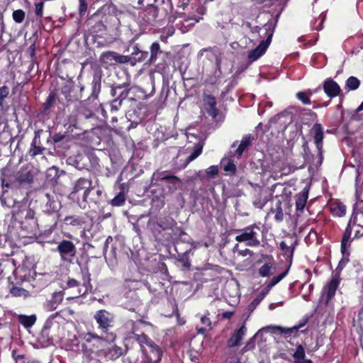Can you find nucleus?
I'll return each mask as SVG.
<instances>
[{"label":"nucleus","instance_id":"obj_34","mask_svg":"<svg viewBox=\"0 0 363 363\" xmlns=\"http://www.w3.org/2000/svg\"><path fill=\"white\" fill-rule=\"evenodd\" d=\"M26 16L25 12L22 9H18L13 12L12 17L16 23H21L24 21Z\"/></svg>","mask_w":363,"mask_h":363},{"label":"nucleus","instance_id":"obj_30","mask_svg":"<svg viewBox=\"0 0 363 363\" xmlns=\"http://www.w3.org/2000/svg\"><path fill=\"white\" fill-rule=\"evenodd\" d=\"M60 317V315L58 313H56L55 314L51 315L46 320L44 326H43V331L48 330L51 329L52 328H57L59 325V323L55 321V318Z\"/></svg>","mask_w":363,"mask_h":363},{"label":"nucleus","instance_id":"obj_27","mask_svg":"<svg viewBox=\"0 0 363 363\" xmlns=\"http://www.w3.org/2000/svg\"><path fill=\"white\" fill-rule=\"evenodd\" d=\"M351 234H352V228L350 226V224L349 223L345 230V233L343 234V238L341 242V250L342 252H344L346 246L347 245H350L351 242Z\"/></svg>","mask_w":363,"mask_h":363},{"label":"nucleus","instance_id":"obj_61","mask_svg":"<svg viewBox=\"0 0 363 363\" xmlns=\"http://www.w3.org/2000/svg\"><path fill=\"white\" fill-rule=\"evenodd\" d=\"M233 315V312L232 311H226L222 313V317L225 319H230L232 318Z\"/></svg>","mask_w":363,"mask_h":363},{"label":"nucleus","instance_id":"obj_19","mask_svg":"<svg viewBox=\"0 0 363 363\" xmlns=\"http://www.w3.org/2000/svg\"><path fill=\"white\" fill-rule=\"evenodd\" d=\"M252 141V137L251 135H245L243 136L238 147L235 150L234 155H237L238 158H240L243 152L251 145Z\"/></svg>","mask_w":363,"mask_h":363},{"label":"nucleus","instance_id":"obj_54","mask_svg":"<svg viewBox=\"0 0 363 363\" xmlns=\"http://www.w3.org/2000/svg\"><path fill=\"white\" fill-rule=\"evenodd\" d=\"M128 94L129 90L124 89L120 93L119 96L116 98V99L121 100V102H123V101L128 97Z\"/></svg>","mask_w":363,"mask_h":363},{"label":"nucleus","instance_id":"obj_43","mask_svg":"<svg viewBox=\"0 0 363 363\" xmlns=\"http://www.w3.org/2000/svg\"><path fill=\"white\" fill-rule=\"evenodd\" d=\"M274 219L277 222H281L284 219V213L281 209V203H279L277 206Z\"/></svg>","mask_w":363,"mask_h":363},{"label":"nucleus","instance_id":"obj_56","mask_svg":"<svg viewBox=\"0 0 363 363\" xmlns=\"http://www.w3.org/2000/svg\"><path fill=\"white\" fill-rule=\"evenodd\" d=\"M84 283L83 285L85 286L86 290H87L88 286L90 285V277L88 273L83 275Z\"/></svg>","mask_w":363,"mask_h":363},{"label":"nucleus","instance_id":"obj_55","mask_svg":"<svg viewBox=\"0 0 363 363\" xmlns=\"http://www.w3.org/2000/svg\"><path fill=\"white\" fill-rule=\"evenodd\" d=\"M280 247L281 249L285 252V253H286L288 251H290L291 252H293L294 248L292 247L291 249L290 248V247H289L287 245V244L286 243V242L284 241H282L280 243Z\"/></svg>","mask_w":363,"mask_h":363},{"label":"nucleus","instance_id":"obj_11","mask_svg":"<svg viewBox=\"0 0 363 363\" xmlns=\"http://www.w3.org/2000/svg\"><path fill=\"white\" fill-rule=\"evenodd\" d=\"M92 189V182L91 181L84 179L80 178L79 179L73 188L72 193H78L81 191H83V201H86L88 196L89 194L90 191Z\"/></svg>","mask_w":363,"mask_h":363},{"label":"nucleus","instance_id":"obj_31","mask_svg":"<svg viewBox=\"0 0 363 363\" xmlns=\"http://www.w3.org/2000/svg\"><path fill=\"white\" fill-rule=\"evenodd\" d=\"M92 94L91 97L93 99H96L101 91V79L100 77H94L91 82Z\"/></svg>","mask_w":363,"mask_h":363},{"label":"nucleus","instance_id":"obj_7","mask_svg":"<svg viewBox=\"0 0 363 363\" xmlns=\"http://www.w3.org/2000/svg\"><path fill=\"white\" fill-rule=\"evenodd\" d=\"M141 349L146 357L147 363H158L162 358V352L154 342L147 344V347L141 346Z\"/></svg>","mask_w":363,"mask_h":363},{"label":"nucleus","instance_id":"obj_2","mask_svg":"<svg viewBox=\"0 0 363 363\" xmlns=\"http://www.w3.org/2000/svg\"><path fill=\"white\" fill-rule=\"evenodd\" d=\"M94 318L99 325V328L106 334V341H113L116 335L113 333H108L109 329L113 325V315L106 310H99L96 312Z\"/></svg>","mask_w":363,"mask_h":363},{"label":"nucleus","instance_id":"obj_46","mask_svg":"<svg viewBox=\"0 0 363 363\" xmlns=\"http://www.w3.org/2000/svg\"><path fill=\"white\" fill-rule=\"evenodd\" d=\"M233 252H238L239 255H241L242 257H245L247 255H251L252 251L248 249H245L243 250H239V245L236 244L233 247Z\"/></svg>","mask_w":363,"mask_h":363},{"label":"nucleus","instance_id":"obj_38","mask_svg":"<svg viewBox=\"0 0 363 363\" xmlns=\"http://www.w3.org/2000/svg\"><path fill=\"white\" fill-rule=\"evenodd\" d=\"M296 96L298 100H300L303 104H310L311 100L309 98V94L304 91H299L296 94Z\"/></svg>","mask_w":363,"mask_h":363},{"label":"nucleus","instance_id":"obj_40","mask_svg":"<svg viewBox=\"0 0 363 363\" xmlns=\"http://www.w3.org/2000/svg\"><path fill=\"white\" fill-rule=\"evenodd\" d=\"M44 1L42 0L35 4V13L38 18H41L43 15Z\"/></svg>","mask_w":363,"mask_h":363},{"label":"nucleus","instance_id":"obj_24","mask_svg":"<svg viewBox=\"0 0 363 363\" xmlns=\"http://www.w3.org/2000/svg\"><path fill=\"white\" fill-rule=\"evenodd\" d=\"M18 321L25 327V328H30L33 326L36 321V316L35 315H18Z\"/></svg>","mask_w":363,"mask_h":363},{"label":"nucleus","instance_id":"obj_53","mask_svg":"<svg viewBox=\"0 0 363 363\" xmlns=\"http://www.w3.org/2000/svg\"><path fill=\"white\" fill-rule=\"evenodd\" d=\"M40 130L35 132V137L32 141L31 146L38 145L40 142Z\"/></svg>","mask_w":363,"mask_h":363},{"label":"nucleus","instance_id":"obj_16","mask_svg":"<svg viewBox=\"0 0 363 363\" xmlns=\"http://www.w3.org/2000/svg\"><path fill=\"white\" fill-rule=\"evenodd\" d=\"M307 323V320H303L302 323H300L298 325H295L291 328H284L281 326H272L273 329L278 331L280 334H285V335H294L296 334L298 330L303 327Z\"/></svg>","mask_w":363,"mask_h":363},{"label":"nucleus","instance_id":"obj_42","mask_svg":"<svg viewBox=\"0 0 363 363\" xmlns=\"http://www.w3.org/2000/svg\"><path fill=\"white\" fill-rule=\"evenodd\" d=\"M44 150H45V147L39 146V145H35V146H31L29 153H30V156L35 157L36 155L43 154Z\"/></svg>","mask_w":363,"mask_h":363},{"label":"nucleus","instance_id":"obj_18","mask_svg":"<svg viewBox=\"0 0 363 363\" xmlns=\"http://www.w3.org/2000/svg\"><path fill=\"white\" fill-rule=\"evenodd\" d=\"M308 197V190L305 188L296 196V208L302 211L305 208Z\"/></svg>","mask_w":363,"mask_h":363},{"label":"nucleus","instance_id":"obj_52","mask_svg":"<svg viewBox=\"0 0 363 363\" xmlns=\"http://www.w3.org/2000/svg\"><path fill=\"white\" fill-rule=\"evenodd\" d=\"M15 363H39L38 362H30V360L27 359L24 356H18L16 358V362Z\"/></svg>","mask_w":363,"mask_h":363},{"label":"nucleus","instance_id":"obj_23","mask_svg":"<svg viewBox=\"0 0 363 363\" xmlns=\"http://www.w3.org/2000/svg\"><path fill=\"white\" fill-rule=\"evenodd\" d=\"M360 86V81L355 77H350L345 82V89L347 91H354Z\"/></svg>","mask_w":363,"mask_h":363},{"label":"nucleus","instance_id":"obj_47","mask_svg":"<svg viewBox=\"0 0 363 363\" xmlns=\"http://www.w3.org/2000/svg\"><path fill=\"white\" fill-rule=\"evenodd\" d=\"M218 173V169L217 166L212 165L206 169V174L209 178H213Z\"/></svg>","mask_w":363,"mask_h":363},{"label":"nucleus","instance_id":"obj_13","mask_svg":"<svg viewBox=\"0 0 363 363\" xmlns=\"http://www.w3.org/2000/svg\"><path fill=\"white\" fill-rule=\"evenodd\" d=\"M323 89L325 93L330 98L337 96L341 91L337 83L331 79H328L324 82Z\"/></svg>","mask_w":363,"mask_h":363},{"label":"nucleus","instance_id":"obj_6","mask_svg":"<svg viewBox=\"0 0 363 363\" xmlns=\"http://www.w3.org/2000/svg\"><path fill=\"white\" fill-rule=\"evenodd\" d=\"M202 150L203 145L201 143H198L194 146V151L190 155L186 157L184 160H180L179 161H178L179 157L185 155L184 150H179L178 152V155L176 158V160L174 161V165L178 169L185 168L190 162L194 160L201 154Z\"/></svg>","mask_w":363,"mask_h":363},{"label":"nucleus","instance_id":"obj_41","mask_svg":"<svg viewBox=\"0 0 363 363\" xmlns=\"http://www.w3.org/2000/svg\"><path fill=\"white\" fill-rule=\"evenodd\" d=\"M109 352L112 357L118 358L120 356L123 355V350L120 347L114 345L110 349Z\"/></svg>","mask_w":363,"mask_h":363},{"label":"nucleus","instance_id":"obj_1","mask_svg":"<svg viewBox=\"0 0 363 363\" xmlns=\"http://www.w3.org/2000/svg\"><path fill=\"white\" fill-rule=\"evenodd\" d=\"M260 231L261 229L257 225L252 224L237 230L238 235L235 239L239 242H245L246 245L249 247H257L260 245Z\"/></svg>","mask_w":363,"mask_h":363},{"label":"nucleus","instance_id":"obj_26","mask_svg":"<svg viewBox=\"0 0 363 363\" xmlns=\"http://www.w3.org/2000/svg\"><path fill=\"white\" fill-rule=\"evenodd\" d=\"M221 164L223 165V170L226 172H229L232 174L236 172V165L233 161L228 157H224L221 160Z\"/></svg>","mask_w":363,"mask_h":363},{"label":"nucleus","instance_id":"obj_29","mask_svg":"<svg viewBox=\"0 0 363 363\" xmlns=\"http://www.w3.org/2000/svg\"><path fill=\"white\" fill-rule=\"evenodd\" d=\"M150 49V57L149 59V62L152 63L157 60L158 54L161 53L162 51L160 50V45L157 42L153 43L151 45Z\"/></svg>","mask_w":363,"mask_h":363},{"label":"nucleus","instance_id":"obj_39","mask_svg":"<svg viewBox=\"0 0 363 363\" xmlns=\"http://www.w3.org/2000/svg\"><path fill=\"white\" fill-rule=\"evenodd\" d=\"M65 221L66 224L72 225L74 226L80 225L82 223L79 217L74 216H69L65 217Z\"/></svg>","mask_w":363,"mask_h":363},{"label":"nucleus","instance_id":"obj_37","mask_svg":"<svg viewBox=\"0 0 363 363\" xmlns=\"http://www.w3.org/2000/svg\"><path fill=\"white\" fill-rule=\"evenodd\" d=\"M85 340L88 342H90L92 340H96L99 342H102L104 340H106V337H101V336H99L98 335H96L95 333H88L85 336Z\"/></svg>","mask_w":363,"mask_h":363},{"label":"nucleus","instance_id":"obj_15","mask_svg":"<svg viewBox=\"0 0 363 363\" xmlns=\"http://www.w3.org/2000/svg\"><path fill=\"white\" fill-rule=\"evenodd\" d=\"M246 328L242 325L238 330H235L228 340V347H234L240 345L241 340L245 335Z\"/></svg>","mask_w":363,"mask_h":363},{"label":"nucleus","instance_id":"obj_17","mask_svg":"<svg viewBox=\"0 0 363 363\" xmlns=\"http://www.w3.org/2000/svg\"><path fill=\"white\" fill-rule=\"evenodd\" d=\"M340 283V279L338 277H334L331 279V281L326 286V302L328 303L329 301L333 298L335 296L336 290L338 287Z\"/></svg>","mask_w":363,"mask_h":363},{"label":"nucleus","instance_id":"obj_49","mask_svg":"<svg viewBox=\"0 0 363 363\" xmlns=\"http://www.w3.org/2000/svg\"><path fill=\"white\" fill-rule=\"evenodd\" d=\"M121 100H118L116 99H113L111 103V108L112 111H117L122 106Z\"/></svg>","mask_w":363,"mask_h":363},{"label":"nucleus","instance_id":"obj_33","mask_svg":"<svg viewBox=\"0 0 363 363\" xmlns=\"http://www.w3.org/2000/svg\"><path fill=\"white\" fill-rule=\"evenodd\" d=\"M125 199L124 192L121 191L111 200V203L113 206H121L124 204Z\"/></svg>","mask_w":363,"mask_h":363},{"label":"nucleus","instance_id":"obj_36","mask_svg":"<svg viewBox=\"0 0 363 363\" xmlns=\"http://www.w3.org/2000/svg\"><path fill=\"white\" fill-rule=\"evenodd\" d=\"M267 294V291H262L261 294L252 301V303L249 306V309L253 311L257 307V306L260 303V301L263 299V298Z\"/></svg>","mask_w":363,"mask_h":363},{"label":"nucleus","instance_id":"obj_63","mask_svg":"<svg viewBox=\"0 0 363 363\" xmlns=\"http://www.w3.org/2000/svg\"><path fill=\"white\" fill-rule=\"evenodd\" d=\"M363 110V101L361 103V104L358 106V108H357L356 111L357 112H360Z\"/></svg>","mask_w":363,"mask_h":363},{"label":"nucleus","instance_id":"obj_50","mask_svg":"<svg viewBox=\"0 0 363 363\" xmlns=\"http://www.w3.org/2000/svg\"><path fill=\"white\" fill-rule=\"evenodd\" d=\"M87 9V4L85 0H79V13L81 16L84 15Z\"/></svg>","mask_w":363,"mask_h":363},{"label":"nucleus","instance_id":"obj_48","mask_svg":"<svg viewBox=\"0 0 363 363\" xmlns=\"http://www.w3.org/2000/svg\"><path fill=\"white\" fill-rule=\"evenodd\" d=\"M9 94V87L4 86L0 88V106H1V103L3 100L8 96Z\"/></svg>","mask_w":363,"mask_h":363},{"label":"nucleus","instance_id":"obj_21","mask_svg":"<svg viewBox=\"0 0 363 363\" xmlns=\"http://www.w3.org/2000/svg\"><path fill=\"white\" fill-rule=\"evenodd\" d=\"M275 266L273 262H269L263 264L258 271L259 274L262 277H269L275 272Z\"/></svg>","mask_w":363,"mask_h":363},{"label":"nucleus","instance_id":"obj_4","mask_svg":"<svg viewBox=\"0 0 363 363\" xmlns=\"http://www.w3.org/2000/svg\"><path fill=\"white\" fill-rule=\"evenodd\" d=\"M57 250L63 262L72 263L77 254L75 245L70 240H62L57 243Z\"/></svg>","mask_w":363,"mask_h":363},{"label":"nucleus","instance_id":"obj_9","mask_svg":"<svg viewBox=\"0 0 363 363\" xmlns=\"http://www.w3.org/2000/svg\"><path fill=\"white\" fill-rule=\"evenodd\" d=\"M273 33H271L268 35L266 40H262L260 42L259 45L254 50H252L249 52L248 59L250 62H252L257 59H259L264 53L266 52L267 48L269 47L272 38Z\"/></svg>","mask_w":363,"mask_h":363},{"label":"nucleus","instance_id":"obj_25","mask_svg":"<svg viewBox=\"0 0 363 363\" xmlns=\"http://www.w3.org/2000/svg\"><path fill=\"white\" fill-rule=\"evenodd\" d=\"M17 181L21 184H30L33 182V175L28 171L21 170L17 174Z\"/></svg>","mask_w":363,"mask_h":363},{"label":"nucleus","instance_id":"obj_14","mask_svg":"<svg viewBox=\"0 0 363 363\" xmlns=\"http://www.w3.org/2000/svg\"><path fill=\"white\" fill-rule=\"evenodd\" d=\"M203 102L208 113L213 118H216L218 115L216 98L211 95H204Z\"/></svg>","mask_w":363,"mask_h":363},{"label":"nucleus","instance_id":"obj_5","mask_svg":"<svg viewBox=\"0 0 363 363\" xmlns=\"http://www.w3.org/2000/svg\"><path fill=\"white\" fill-rule=\"evenodd\" d=\"M202 150L203 145L201 143H198L194 146V151L190 155L186 157L184 160H180L179 161H178L179 157L185 155L184 150H179L178 152V155L176 158V160L174 161V165L178 169L185 168L190 162L194 160L201 154Z\"/></svg>","mask_w":363,"mask_h":363},{"label":"nucleus","instance_id":"obj_22","mask_svg":"<svg viewBox=\"0 0 363 363\" xmlns=\"http://www.w3.org/2000/svg\"><path fill=\"white\" fill-rule=\"evenodd\" d=\"M131 55V58H133L134 60L142 62L147 57L148 52L147 51L140 50L138 45H134L132 48Z\"/></svg>","mask_w":363,"mask_h":363},{"label":"nucleus","instance_id":"obj_28","mask_svg":"<svg viewBox=\"0 0 363 363\" xmlns=\"http://www.w3.org/2000/svg\"><path fill=\"white\" fill-rule=\"evenodd\" d=\"M289 269H286L283 273L274 276L272 279L267 283L266 291L268 292L273 286L277 284L282 279H284L289 272Z\"/></svg>","mask_w":363,"mask_h":363},{"label":"nucleus","instance_id":"obj_8","mask_svg":"<svg viewBox=\"0 0 363 363\" xmlns=\"http://www.w3.org/2000/svg\"><path fill=\"white\" fill-rule=\"evenodd\" d=\"M311 133L313 135L314 143L316 146L318 152L319 164H321L323 156V130L320 123H315L311 129Z\"/></svg>","mask_w":363,"mask_h":363},{"label":"nucleus","instance_id":"obj_44","mask_svg":"<svg viewBox=\"0 0 363 363\" xmlns=\"http://www.w3.org/2000/svg\"><path fill=\"white\" fill-rule=\"evenodd\" d=\"M175 225V222L173 219L170 218L169 220H168L167 223L160 220L158 223V225L162 229V230H167L172 228Z\"/></svg>","mask_w":363,"mask_h":363},{"label":"nucleus","instance_id":"obj_60","mask_svg":"<svg viewBox=\"0 0 363 363\" xmlns=\"http://www.w3.org/2000/svg\"><path fill=\"white\" fill-rule=\"evenodd\" d=\"M338 212H336L339 216L345 215L346 212V207L344 205H339L337 206Z\"/></svg>","mask_w":363,"mask_h":363},{"label":"nucleus","instance_id":"obj_10","mask_svg":"<svg viewBox=\"0 0 363 363\" xmlns=\"http://www.w3.org/2000/svg\"><path fill=\"white\" fill-rule=\"evenodd\" d=\"M158 179L160 181H164L167 182V188L171 193H173L179 189L182 184L181 179L179 177L167 172L159 173Z\"/></svg>","mask_w":363,"mask_h":363},{"label":"nucleus","instance_id":"obj_3","mask_svg":"<svg viewBox=\"0 0 363 363\" xmlns=\"http://www.w3.org/2000/svg\"><path fill=\"white\" fill-rule=\"evenodd\" d=\"M99 61L103 66H114L118 64L130 62L131 57L122 55L114 51H107L101 53Z\"/></svg>","mask_w":363,"mask_h":363},{"label":"nucleus","instance_id":"obj_32","mask_svg":"<svg viewBox=\"0 0 363 363\" xmlns=\"http://www.w3.org/2000/svg\"><path fill=\"white\" fill-rule=\"evenodd\" d=\"M201 322L203 325L201 328L197 327L198 333L200 334H204L208 330H210L211 328V322L210 319L206 316H201Z\"/></svg>","mask_w":363,"mask_h":363},{"label":"nucleus","instance_id":"obj_64","mask_svg":"<svg viewBox=\"0 0 363 363\" xmlns=\"http://www.w3.org/2000/svg\"><path fill=\"white\" fill-rule=\"evenodd\" d=\"M211 50V48H203L199 51V55H203L204 52Z\"/></svg>","mask_w":363,"mask_h":363},{"label":"nucleus","instance_id":"obj_20","mask_svg":"<svg viewBox=\"0 0 363 363\" xmlns=\"http://www.w3.org/2000/svg\"><path fill=\"white\" fill-rule=\"evenodd\" d=\"M9 292L13 297L23 298L24 299L31 296L30 291L17 285H13L10 288Z\"/></svg>","mask_w":363,"mask_h":363},{"label":"nucleus","instance_id":"obj_45","mask_svg":"<svg viewBox=\"0 0 363 363\" xmlns=\"http://www.w3.org/2000/svg\"><path fill=\"white\" fill-rule=\"evenodd\" d=\"M133 338H134L135 340H137L139 343L145 342L147 345L150 342H152V341L148 340H147V337L145 335H143V334L141 335H137V334H133Z\"/></svg>","mask_w":363,"mask_h":363},{"label":"nucleus","instance_id":"obj_62","mask_svg":"<svg viewBox=\"0 0 363 363\" xmlns=\"http://www.w3.org/2000/svg\"><path fill=\"white\" fill-rule=\"evenodd\" d=\"M122 89V86H116L114 88H112V89H111V95L113 96H115L116 95V94H117V91L118 89Z\"/></svg>","mask_w":363,"mask_h":363},{"label":"nucleus","instance_id":"obj_59","mask_svg":"<svg viewBox=\"0 0 363 363\" xmlns=\"http://www.w3.org/2000/svg\"><path fill=\"white\" fill-rule=\"evenodd\" d=\"M64 138H65V136L63 135L60 134V133H56L52 137L53 141L55 143L62 141Z\"/></svg>","mask_w":363,"mask_h":363},{"label":"nucleus","instance_id":"obj_51","mask_svg":"<svg viewBox=\"0 0 363 363\" xmlns=\"http://www.w3.org/2000/svg\"><path fill=\"white\" fill-rule=\"evenodd\" d=\"M62 296L60 294H54L50 301L58 306L62 301Z\"/></svg>","mask_w":363,"mask_h":363},{"label":"nucleus","instance_id":"obj_35","mask_svg":"<svg viewBox=\"0 0 363 363\" xmlns=\"http://www.w3.org/2000/svg\"><path fill=\"white\" fill-rule=\"evenodd\" d=\"M305 350L303 347L301 345H298L296 348V351L293 354V357L296 359H303L305 357Z\"/></svg>","mask_w":363,"mask_h":363},{"label":"nucleus","instance_id":"obj_58","mask_svg":"<svg viewBox=\"0 0 363 363\" xmlns=\"http://www.w3.org/2000/svg\"><path fill=\"white\" fill-rule=\"evenodd\" d=\"M67 286L69 287H76L79 286V282L74 279L69 278L67 280Z\"/></svg>","mask_w":363,"mask_h":363},{"label":"nucleus","instance_id":"obj_12","mask_svg":"<svg viewBox=\"0 0 363 363\" xmlns=\"http://www.w3.org/2000/svg\"><path fill=\"white\" fill-rule=\"evenodd\" d=\"M22 228H24L27 231L33 233L37 228V220L35 218V212L31 208L26 210V216L24 220L22 221Z\"/></svg>","mask_w":363,"mask_h":363},{"label":"nucleus","instance_id":"obj_57","mask_svg":"<svg viewBox=\"0 0 363 363\" xmlns=\"http://www.w3.org/2000/svg\"><path fill=\"white\" fill-rule=\"evenodd\" d=\"M57 305H56L53 301H49L46 305V308L48 311H52L57 308Z\"/></svg>","mask_w":363,"mask_h":363}]
</instances>
